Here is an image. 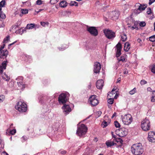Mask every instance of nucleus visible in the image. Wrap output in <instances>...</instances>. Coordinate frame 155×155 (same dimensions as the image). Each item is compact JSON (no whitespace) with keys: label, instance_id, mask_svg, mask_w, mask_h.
<instances>
[{"label":"nucleus","instance_id":"obj_62","mask_svg":"<svg viewBox=\"0 0 155 155\" xmlns=\"http://www.w3.org/2000/svg\"><path fill=\"white\" fill-rule=\"evenodd\" d=\"M2 155H9L5 151H3L2 153Z\"/></svg>","mask_w":155,"mask_h":155},{"label":"nucleus","instance_id":"obj_40","mask_svg":"<svg viewBox=\"0 0 155 155\" xmlns=\"http://www.w3.org/2000/svg\"><path fill=\"white\" fill-rule=\"evenodd\" d=\"M141 12V11L140 10L138 9V8L137 9H135L134 10V13L135 14H137H137H139Z\"/></svg>","mask_w":155,"mask_h":155},{"label":"nucleus","instance_id":"obj_59","mask_svg":"<svg viewBox=\"0 0 155 155\" xmlns=\"http://www.w3.org/2000/svg\"><path fill=\"white\" fill-rule=\"evenodd\" d=\"M5 44H3V45H2L0 48V52L2 51V49L4 48Z\"/></svg>","mask_w":155,"mask_h":155},{"label":"nucleus","instance_id":"obj_12","mask_svg":"<svg viewBox=\"0 0 155 155\" xmlns=\"http://www.w3.org/2000/svg\"><path fill=\"white\" fill-rule=\"evenodd\" d=\"M119 15V13L118 11H115L111 12L110 15V18L113 20H116L117 19Z\"/></svg>","mask_w":155,"mask_h":155},{"label":"nucleus","instance_id":"obj_49","mask_svg":"<svg viewBox=\"0 0 155 155\" xmlns=\"http://www.w3.org/2000/svg\"><path fill=\"white\" fill-rule=\"evenodd\" d=\"M59 0H50V2L51 4H54L57 3Z\"/></svg>","mask_w":155,"mask_h":155},{"label":"nucleus","instance_id":"obj_4","mask_svg":"<svg viewBox=\"0 0 155 155\" xmlns=\"http://www.w3.org/2000/svg\"><path fill=\"white\" fill-rule=\"evenodd\" d=\"M141 127L142 129L144 131H147L150 129V122L149 119L145 118L142 121Z\"/></svg>","mask_w":155,"mask_h":155},{"label":"nucleus","instance_id":"obj_50","mask_svg":"<svg viewBox=\"0 0 155 155\" xmlns=\"http://www.w3.org/2000/svg\"><path fill=\"white\" fill-rule=\"evenodd\" d=\"M16 131L15 129H13L10 130V134L12 135H14L16 133Z\"/></svg>","mask_w":155,"mask_h":155},{"label":"nucleus","instance_id":"obj_8","mask_svg":"<svg viewBox=\"0 0 155 155\" xmlns=\"http://www.w3.org/2000/svg\"><path fill=\"white\" fill-rule=\"evenodd\" d=\"M96 97L95 95H92L90 97L88 100L92 106H96L98 104L99 102Z\"/></svg>","mask_w":155,"mask_h":155},{"label":"nucleus","instance_id":"obj_45","mask_svg":"<svg viewBox=\"0 0 155 155\" xmlns=\"http://www.w3.org/2000/svg\"><path fill=\"white\" fill-rule=\"evenodd\" d=\"M28 10L26 9H21V13L22 14H25L28 13Z\"/></svg>","mask_w":155,"mask_h":155},{"label":"nucleus","instance_id":"obj_29","mask_svg":"<svg viewBox=\"0 0 155 155\" xmlns=\"http://www.w3.org/2000/svg\"><path fill=\"white\" fill-rule=\"evenodd\" d=\"M26 29H27L26 28V27L24 29H23L22 28H21L18 30L17 32H19V33L21 35H22L25 31H26Z\"/></svg>","mask_w":155,"mask_h":155},{"label":"nucleus","instance_id":"obj_6","mask_svg":"<svg viewBox=\"0 0 155 155\" xmlns=\"http://www.w3.org/2000/svg\"><path fill=\"white\" fill-rule=\"evenodd\" d=\"M132 117L130 114L125 115L122 119V121L124 124L129 125L132 122Z\"/></svg>","mask_w":155,"mask_h":155},{"label":"nucleus","instance_id":"obj_51","mask_svg":"<svg viewBox=\"0 0 155 155\" xmlns=\"http://www.w3.org/2000/svg\"><path fill=\"white\" fill-rule=\"evenodd\" d=\"M36 3L38 5H41L42 4V1L41 0H38L36 2Z\"/></svg>","mask_w":155,"mask_h":155},{"label":"nucleus","instance_id":"obj_13","mask_svg":"<svg viewBox=\"0 0 155 155\" xmlns=\"http://www.w3.org/2000/svg\"><path fill=\"white\" fill-rule=\"evenodd\" d=\"M63 104L64 106L62 107L63 112L65 115H66L71 111V108L69 105Z\"/></svg>","mask_w":155,"mask_h":155},{"label":"nucleus","instance_id":"obj_2","mask_svg":"<svg viewBox=\"0 0 155 155\" xmlns=\"http://www.w3.org/2000/svg\"><path fill=\"white\" fill-rule=\"evenodd\" d=\"M87 128L84 124H81L78 127L76 134L79 137H81L85 135L87 131Z\"/></svg>","mask_w":155,"mask_h":155},{"label":"nucleus","instance_id":"obj_1","mask_svg":"<svg viewBox=\"0 0 155 155\" xmlns=\"http://www.w3.org/2000/svg\"><path fill=\"white\" fill-rule=\"evenodd\" d=\"M131 151L134 155H140L143 152V149L141 143H138L132 145Z\"/></svg>","mask_w":155,"mask_h":155},{"label":"nucleus","instance_id":"obj_42","mask_svg":"<svg viewBox=\"0 0 155 155\" xmlns=\"http://www.w3.org/2000/svg\"><path fill=\"white\" fill-rule=\"evenodd\" d=\"M116 47L117 48V49H122V45L119 42L116 45Z\"/></svg>","mask_w":155,"mask_h":155},{"label":"nucleus","instance_id":"obj_24","mask_svg":"<svg viewBox=\"0 0 155 155\" xmlns=\"http://www.w3.org/2000/svg\"><path fill=\"white\" fill-rule=\"evenodd\" d=\"M2 10V7L0 6V18H1L2 19H4L6 18V15Z\"/></svg>","mask_w":155,"mask_h":155},{"label":"nucleus","instance_id":"obj_58","mask_svg":"<svg viewBox=\"0 0 155 155\" xmlns=\"http://www.w3.org/2000/svg\"><path fill=\"white\" fill-rule=\"evenodd\" d=\"M124 73L125 74H127L128 73V71L127 69L125 68L124 70Z\"/></svg>","mask_w":155,"mask_h":155},{"label":"nucleus","instance_id":"obj_54","mask_svg":"<svg viewBox=\"0 0 155 155\" xmlns=\"http://www.w3.org/2000/svg\"><path fill=\"white\" fill-rule=\"evenodd\" d=\"M101 114L102 112H101V111L99 110L97 112L96 114L97 115V117H98L101 116Z\"/></svg>","mask_w":155,"mask_h":155},{"label":"nucleus","instance_id":"obj_41","mask_svg":"<svg viewBox=\"0 0 155 155\" xmlns=\"http://www.w3.org/2000/svg\"><path fill=\"white\" fill-rule=\"evenodd\" d=\"M5 99V96L3 95H0V102H3Z\"/></svg>","mask_w":155,"mask_h":155},{"label":"nucleus","instance_id":"obj_5","mask_svg":"<svg viewBox=\"0 0 155 155\" xmlns=\"http://www.w3.org/2000/svg\"><path fill=\"white\" fill-rule=\"evenodd\" d=\"M67 94L65 93H62L60 94L58 98V101L60 104H64L68 100L67 97Z\"/></svg>","mask_w":155,"mask_h":155},{"label":"nucleus","instance_id":"obj_64","mask_svg":"<svg viewBox=\"0 0 155 155\" xmlns=\"http://www.w3.org/2000/svg\"><path fill=\"white\" fill-rule=\"evenodd\" d=\"M140 4H141L139 3H137L135 5V7H138V8H139V6H140Z\"/></svg>","mask_w":155,"mask_h":155},{"label":"nucleus","instance_id":"obj_63","mask_svg":"<svg viewBox=\"0 0 155 155\" xmlns=\"http://www.w3.org/2000/svg\"><path fill=\"white\" fill-rule=\"evenodd\" d=\"M5 26V25L3 22H2L1 24H0V28H3Z\"/></svg>","mask_w":155,"mask_h":155},{"label":"nucleus","instance_id":"obj_15","mask_svg":"<svg viewBox=\"0 0 155 155\" xmlns=\"http://www.w3.org/2000/svg\"><path fill=\"white\" fill-rule=\"evenodd\" d=\"M104 82L103 80L101 79L98 80L96 83V87L98 89H102L104 85Z\"/></svg>","mask_w":155,"mask_h":155},{"label":"nucleus","instance_id":"obj_39","mask_svg":"<svg viewBox=\"0 0 155 155\" xmlns=\"http://www.w3.org/2000/svg\"><path fill=\"white\" fill-rule=\"evenodd\" d=\"M5 1V0H2L0 2V6L1 7H3L4 6Z\"/></svg>","mask_w":155,"mask_h":155},{"label":"nucleus","instance_id":"obj_17","mask_svg":"<svg viewBox=\"0 0 155 155\" xmlns=\"http://www.w3.org/2000/svg\"><path fill=\"white\" fill-rule=\"evenodd\" d=\"M7 60L3 61L2 63V65L0 66V74L2 73L3 71V69H5L7 65Z\"/></svg>","mask_w":155,"mask_h":155},{"label":"nucleus","instance_id":"obj_56","mask_svg":"<svg viewBox=\"0 0 155 155\" xmlns=\"http://www.w3.org/2000/svg\"><path fill=\"white\" fill-rule=\"evenodd\" d=\"M114 91L117 92V89H114V88L111 92V93L112 94H115V92H114Z\"/></svg>","mask_w":155,"mask_h":155},{"label":"nucleus","instance_id":"obj_48","mask_svg":"<svg viewBox=\"0 0 155 155\" xmlns=\"http://www.w3.org/2000/svg\"><path fill=\"white\" fill-rule=\"evenodd\" d=\"M147 13L148 15H150L151 13V10L150 8H148L147 9Z\"/></svg>","mask_w":155,"mask_h":155},{"label":"nucleus","instance_id":"obj_27","mask_svg":"<svg viewBox=\"0 0 155 155\" xmlns=\"http://www.w3.org/2000/svg\"><path fill=\"white\" fill-rule=\"evenodd\" d=\"M18 85L19 87L21 88L24 89L25 87V86L24 84H23V82L21 81L17 82Z\"/></svg>","mask_w":155,"mask_h":155},{"label":"nucleus","instance_id":"obj_61","mask_svg":"<svg viewBox=\"0 0 155 155\" xmlns=\"http://www.w3.org/2000/svg\"><path fill=\"white\" fill-rule=\"evenodd\" d=\"M132 28L133 29H137L138 28L137 26V25L134 24L133 26H132Z\"/></svg>","mask_w":155,"mask_h":155},{"label":"nucleus","instance_id":"obj_36","mask_svg":"<svg viewBox=\"0 0 155 155\" xmlns=\"http://www.w3.org/2000/svg\"><path fill=\"white\" fill-rule=\"evenodd\" d=\"M114 124L115 127L117 128H120V124L117 121H115L114 122Z\"/></svg>","mask_w":155,"mask_h":155},{"label":"nucleus","instance_id":"obj_22","mask_svg":"<svg viewBox=\"0 0 155 155\" xmlns=\"http://www.w3.org/2000/svg\"><path fill=\"white\" fill-rule=\"evenodd\" d=\"M67 3L65 1H62L59 3V6L62 8H65L67 6Z\"/></svg>","mask_w":155,"mask_h":155},{"label":"nucleus","instance_id":"obj_19","mask_svg":"<svg viewBox=\"0 0 155 155\" xmlns=\"http://www.w3.org/2000/svg\"><path fill=\"white\" fill-rule=\"evenodd\" d=\"M130 48V44L128 42H126L124 44V50L125 51H128Z\"/></svg>","mask_w":155,"mask_h":155},{"label":"nucleus","instance_id":"obj_46","mask_svg":"<svg viewBox=\"0 0 155 155\" xmlns=\"http://www.w3.org/2000/svg\"><path fill=\"white\" fill-rule=\"evenodd\" d=\"M146 23L144 21H141L139 23L140 26L141 27H143L145 26Z\"/></svg>","mask_w":155,"mask_h":155},{"label":"nucleus","instance_id":"obj_30","mask_svg":"<svg viewBox=\"0 0 155 155\" xmlns=\"http://www.w3.org/2000/svg\"><path fill=\"white\" fill-rule=\"evenodd\" d=\"M121 49H117L116 54V57L117 58L119 57L121 54Z\"/></svg>","mask_w":155,"mask_h":155},{"label":"nucleus","instance_id":"obj_9","mask_svg":"<svg viewBox=\"0 0 155 155\" xmlns=\"http://www.w3.org/2000/svg\"><path fill=\"white\" fill-rule=\"evenodd\" d=\"M87 30L91 35L94 36H96L98 34L97 30L94 27H90L87 28Z\"/></svg>","mask_w":155,"mask_h":155},{"label":"nucleus","instance_id":"obj_55","mask_svg":"<svg viewBox=\"0 0 155 155\" xmlns=\"http://www.w3.org/2000/svg\"><path fill=\"white\" fill-rule=\"evenodd\" d=\"M151 71L153 73L155 74V64L151 68Z\"/></svg>","mask_w":155,"mask_h":155},{"label":"nucleus","instance_id":"obj_38","mask_svg":"<svg viewBox=\"0 0 155 155\" xmlns=\"http://www.w3.org/2000/svg\"><path fill=\"white\" fill-rule=\"evenodd\" d=\"M58 152L59 153H61L62 154H64L67 153V151L66 150L63 149L59 150Z\"/></svg>","mask_w":155,"mask_h":155},{"label":"nucleus","instance_id":"obj_18","mask_svg":"<svg viewBox=\"0 0 155 155\" xmlns=\"http://www.w3.org/2000/svg\"><path fill=\"white\" fill-rule=\"evenodd\" d=\"M0 52V58H4V57L5 58L7 57L8 54V51L7 50H2Z\"/></svg>","mask_w":155,"mask_h":155},{"label":"nucleus","instance_id":"obj_33","mask_svg":"<svg viewBox=\"0 0 155 155\" xmlns=\"http://www.w3.org/2000/svg\"><path fill=\"white\" fill-rule=\"evenodd\" d=\"M4 147V143L2 140H0V150L3 149Z\"/></svg>","mask_w":155,"mask_h":155},{"label":"nucleus","instance_id":"obj_20","mask_svg":"<svg viewBox=\"0 0 155 155\" xmlns=\"http://www.w3.org/2000/svg\"><path fill=\"white\" fill-rule=\"evenodd\" d=\"M2 77L3 79L6 81H9L10 79V76L6 74L5 73H3Z\"/></svg>","mask_w":155,"mask_h":155},{"label":"nucleus","instance_id":"obj_52","mask_svg":"<svg viewBox=\"0 0 155 155\" xmlns=\"http://www.w3.org/2000/svg\"><path fill=\"white\" fill-rule=\"evenodd\" d=\"M147 83V82L144 80H142L140 82V84L141 85H143L146 84Z\"/></svg>","mask_w":155,"mask_h":155},{"label":"nucleus","instance_id":"obj_21","mask_svg":"<svg viewBox=\"0 0 155 155\" xmlns=\"http://www.w3.org/2000/svg\"><path fill=\"white\" fill-rule=\"evenodd\" d=\"M110 122V120H108L107 121H106L105 120H104L103 122L102 123V125L103 126V128L106 127L108 124H109Z\"/></svg>","mask_w":155,"mask_h":155},{"label":"nucleus","instance_id":"obj_43","mask_svg":"<svg viewBox=\"0 0 155 155\" xmlns=\"http://www.w3.org/2000/svg\"><path fill=\"white\" fill-rule=\"evenodd\" d=\"M118 61H122L124 62L125 60V58L124 56H121L118 59Z\"/></svg>","mask_w":155,"mask_h":155},{"label":"nucleus","instance_id":"obj_37","mask_svg":"<svg viewBox=\"0 0 155 155\" xmlns=\"http://www.w3.org/2000/svg\"><path fill=\"white\" fill-rule=\"evenodd\" d=\"M40 23L41 25L43 27H45L46 25L48 26L49 24V23L48 22H41Z\"/></svg>","mask_w":155,"mask_h":155},{"label":"nucleus","instance_id":"obj_28","mask_svg":"<svg viewBox=\"0 0 155 155\" xmlns=\"http://www.w3.org/2000/svg\"><path fill=\"white\" fill-rule=\"evenodd\" d=\"M121 38L122 40L123 41H125L127 40V37L125 34L123 33L121 35Z\"/></svg>","mask_w":155,"mask_h":155},{"label":"nucleus","instance_id":"obj_25","mask_svg":"<svg viewBox=\"0 0 155 155\" xmlns=\"http://www.w3.org/2000/svg\"><path fill=\"white\" fill-rule=\"evenodd\" d=\"M35 27V24L34 23L28 24L27 25L26 28L27 29H32Z\"/></svg>","mask_w":155,"mask_h":155},{"label":"nucleus","instance_id":"obj_53","mask_svg":"<svg viewBox=\"0 0 155 155\" xmlns=\"http://www.w3.org/2000/svg\"><path fill=\"white\" fill-rule=\"evenodd\" d=\"M38 98L39 100V102H41V103H42V102L41 101L42 100H43V99H44L43 96H41L39 97Z\"/></svg>","mask_w":155,"mask_h":155},{"label":"nucleus","instance_id":"obj_32","mask_svg":"<svg viewBox=\"0 0 155 155\" xmlns=\"http://www.w3.org/2000/svg\"><path fill=\"white\" fill-rule=\"evenodd\" d=\"M70 5L71 6L75 5L76 6H78V2L75 1H71L70 3Z\"/></svg>","mask_w":155,"mask_h":155},{"label":"nucleus","instance_id":"obj_57","mask_svg":"<svg viewBox=\"0 0 155 155\" xmlns=\"http://www.w3.org/2000/svg\"><path fill=\"white\" fill-rule=\"evenodd\" d=\"M155 1V0H149V4L150 5H151L153 2Z\"/></svg>","mask_w":155,"mask_h":155},{"label":"nucleus","instance_id":"obj_44","mask_svg":"<svg viewBox=\"0 0 155 155\" xmlns=\"http://www.w3.org/2000/svg\"><path fill=\"white\" fill-rule=\"evenodd\" d=\"M10 39V37L9 36H8L5 38L3 41V42L6 43V41H7Z\"/></svg>","mask_w":155,"mask_h":155},{"label":"nucleus","instance_id":"obj_34","mask_svg":"<svg viewBox=\"0 0 155 155\" xmlns=\"http://www.w3.org/2000/svg\"><path fill=\"white\" fill-rule=\"evenodd\" d=\"M149 39L152 42L155 41V35L150 37Z\"/></svg>","mask_w":155,"mask_h":155},{"label":"nucleus","instance_id":"obj_47","mask_svg":"<svg viewBox=\"0 0 155 155\" xmlns=\"http://www.w3.org/2000/svg\"><path fill=\"white\" fill-rule=\"evenodd\" d=\"M114 101V100L113 99L110 98L108 100L107 102L109 104H113Z\"/></svg>","mask_w":155,"mask_h":155},{"label":"nucleus","instance_id":"obj_26","mask_svg":"<svg viewBox=\"0 0 155 155\" xmlns=\"http://www.w3.org/2000/svg\"><path fill=\"white\" fill-rule=\"evenodd\" d=\"M113 136L114 138V141H116L117 143L119 142L121 144H122L123 142V140L120 138H116L114 137V136L113 135Z\"/></svg>","mask_w":155,"mask_h":155},{"label":"nucleus","instance_id":"obj_14","mask_svg":"<svg viewBox=\"0 0 155 155\" xmlns=\"http://www.w3.org/2000/svg\"><path fill=\"white\" fill-rule=\"evenodd\" d=\"M119 133L118 135L121 137L126 136L127 134L126 130L125 129H120L119 130Z\"/></svg>","mask_w":155,"mask_h":155},{"label":"nucleus","instance_id":"obj_11","mask_svg":"<svg viewBox=\"0 0 155 155\" xmlns=\"http://www.w3.org/2000/svg\"><path fill=\"white\" fill-rule=\"evenodd\" d=\"M94 73H99L101 68V65L98 62H95L94 63Z\"/></svg>","mask_w":155,"mask_h":155},{"label":"nucleus","instance_id":"obj_23","mask_svg":"<svg viewBox=\"0 0 155 155\" xmlns=\"http://www.w3.org/2000/svg\"><path fill=\"white\" fill-rule=\"evenodd\" d=\"M147 5L146 4H141L139 6L138 9L140 10L141 11L144 10L147 8Z\"/></svg>","mask_w":155,"mask_h":155},{"label":"nucleus","instance_id":"obj_31","mask_svg":"<svg viewBox=\"0 0 155 155\" xmlns=\"http://www.w3.org/2000/svg\"><path fill=\"white\" fill-rule=\"evenodd\" d=\"M153 95L151 98V101L152 102H155V90L153 91Z\"/></svg>","mask_w":155,"mask_h":155},{"label":"nucleus","instance_id":"obj_10","mask_svg":"<svg viewBox=\"0 0 155 155\" xmlns=\"http://www.w3.org/2000/svg\"><path fill=\"white\" fill-rule=\"evenodd\" d=\"M147 138L150 142L155 143V132L152 131L149 132Z\"/></svg>","mask_w":155,"mask_h":155},{"label":"nucleus","instance_id":"obj_60","mask_svg":"<svg viewBox=\"0 0 155 155\" xmlns=\"http://www.w3.org/2000/svg\"><path fill=\"white\" fill-rule=\"evenodd\" d=\"M147 90L148 91H151L153 93V91H154L150 87H148L147 88Z\"/></svg>","mask_w":155,"mask_h":155},{"label":"nucleus","instance_id":"obj_16","mask_svg":"<svg viewBox=\"0 0 155 155\" xmlns=\"http://www.w3.org/2000/svg\"><path fill=\"white\" fill-rule=\"evenodd\" d=\"M116 144L114 143V139H111L106 141V144L108 147H111L116 145Z\"/></svg>","mask_w":155,"mask_h":155},{"label":"nucleus","instance_id":"obj_7","mask_svg":"<svg viewBox=\"0 0 155 155\" xmlns=\"http://www.w3.org/2000/svg\"><path fill=\"white\" fill-rule=\"evenodd\" d=\"M104 33L106 37L109 39L114 38L115 37V34L114 32L109 30H104Z\"/></svg>","mask_w":155,"mask_h":155},{"label":"nucleus","instance_id":"obj_3","mask_svg":"<svg viewBox=\"0 0 155 155\" xmlns=\"http://www.w3.org/2000/svg\"><path fill=\"white\" fill-rule=\"evenodd\" d=\"M15 107L20 112H25L27 110L26 104L24 102L21 101L18 102Z\"/></svg>","mask_w":155,"mask_h":155},{"label":"nucleus","instance_id":"obj_35","mask_svg":"<svg viewBox=\"0 0 155 155\" xmlns=\"http://www.w3.org/2000/svg\"><path fill=\"white\" fill-rule=\"evenodd\" d=\"M136 92V89L134 87L133 89L129 91V94L131 95L134 94Z\"/></svg>","mask_w":155,"mask_h":155}]
</instances>
